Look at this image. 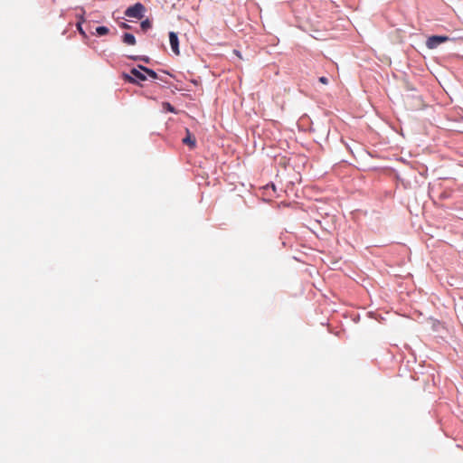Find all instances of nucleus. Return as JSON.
<instances>
[{
    "label": "nucleus",
    "instance_id": "8",
    "mask_svg": "<svg viewBox=\"0 0 463 463\" xmlns=\"http://www.w3.org/2000/svg\"><path fill=\"white\" fill-rule=\"evenodd\" d=\"M140 27L143 31H146L151 28V23L148 19H146L141 22Z\"/></svg>",
    "mask_w": 463,
    "mask_h": 463
},
{
    "label": "nucleus",
    "instance_id": "2",
    "mask_svg": "<svg viewBox=\"0 0 463 463\" xmlns=\"http://www.w3.org/2000/svg\"><path fill=\"white\" fill-rule=\"evenodd\" d=\"M449 36H445V35H431L430 36L427 41H426V46L429 48V49H435L437 48L439 44L443 43H446L448 41H449Z\"/></svg>",
    "mask_w": 463,
    "mask_h": 463
},
{
    "label": "nucleus",
    "instance_id": "12",
    "mask_svg": "<svg viewBox=\"0 0 463 463\" xmlns=\"http://www.w3.org/2000/svg\"><path fill=\"white\" fill-rule=\"evenodd\" d=\"M131 59H133L135 61L142 60L143 61L148 62V58L147 57L140 58V57H137V56H134V57H131Z\"/></svg>",
    "mask_w": 463,
    "mask_h": 463
},
{
    "label": "nucleus",
    "instance_id": "4",
    "mask_svg": "<svg viewBox=\"0 0 463 463\" xmlns=\"http://www.w3.org/2000/svg\"><path fill=\"white\" fill-rule=\"evenodd\" d=\"M169 42H170V45H171V49H172L173 52L175 55H179L180 54L179 41H178L177 34L175 33H174V32L169 33Z\"/></svg>",
    "mask_w": 463,
    "mask_h": 463
},
{
    "label": "nucleus",
    "instance_id": "1",
    "mask_svg": "<svg viewBox=\"0 0 463 463\" xmlns=\"http://www.w3.org/2000/svg\"><path fill=\"white\" fill-rule=\"evenodd\" d=\"M146 12L145 6L141 3H137L129 6L125 11V15L130 18L141 19Z\"/></svg>",
    "mask_w": 463,
    "mask_h": 463
},
{
    "label": "nucleus",
    "instance_id": "5",
    "mask_svg": "<svg viewBox=\"0 0 463 463\" xmlns=\"http://www.w3.org/2000/svg\"><path fill=\"white\" fill-rule=\"evenodd\" d=\"M186 137L183 138V143L184 145H187L190 148H194L196 146V139L194 137L192 136L190 131L186 129Z\"/></svg>",
    "mask_w": 463,
    "mask_h": 463
},
{
    "label": "nucleus",
    "instance_id": "15",
    "mask_svg": "<svg viewBox=\"0 0 463 463\" xmlns=\"http://www.w3.org/2000/svg\"><path fill=\"white\" fill-rule=\"evenodd\" d=\"M124 28H129V26L127 24H123Z\"/></svg>",
    "mask_w": 463,
    "mask_h": 463
},
{
    "label": "nucleus",
    "instance_id": "14",
    "mask_svg": "<svg viewBox=\"0 0 463 463\" xmlns=\"http://www.w3.org/2000/svg\"><path fill=\"white\" fill-rule=\"evenodd\" d=\"M234 53H236V55H238L239 57H241V54L238 51L234 50Z\"/></svg>",
    "mask_w": 463,
    "mask_h": 463
},
{
    "label": "nucleus",
    "instance_id": "6",
    "mask_svg": "<svg viewBox=\"0 0 463 463\" xmlns=\"http://www.w3.org/2000/svg\"><path fill=\"white\" fill-rule=\"evenodd\" d=\"M123 43L128 45H135L136 38L133 34L126 33L123 35Z\"/></svg>",
    "mask_w": 463,
    "mask_h": 463
},
{
    "label": "nucleus",
    "instance_id": "10",
    "mask_svg": "<svg viewBox=\"0 0 463 463\" xmlns=\"http://www.w3.org/2000/svg\"><path fill=\"white\" fill-rule=\"evenodd\" d=\"M163 107H164V109L168 112H172V113L175 112V109L168 102L163 103Z\"/></svg>",
    "mask_w": 463,
    "mask_h": 463
},
{
    "label": "nucleus",
    "instance_id": "7",
    "mask_svg": "<svg viewBox=\"0 0 463 463\" xmlns=\"http://www.w3.org/2000/svg\"><path fill=\"white\" fill-rule=\"evenodd\" d=\"M138 69L143 71L145 73H146L152 79H155V80L157 79V73L156 71H154L153 70L148 69V68H146L145 66H142V65H138Z\"/></svg>",
    "mask_w": 463,
    "mask_h": 463
},
{
    "label": "nucleus",
    "instance_id": "11",
    "mask_svg": "<svg viewBox=\"0 0 463 463\" xmlns=\"http://www.w3.org/2000/svg\"><path fill=\"white\" fill-rule=\"evenodd\" d=\"M318 80H319L322 84H325V85L328 84V82H329V81H328V79H327L326 77H324V76L320 77Z\"/></svg>",
    "mask_w": 463,
    "mask_h": 463
},
{
    "label": "nucleus",
    "instance_id": "3",
    "mask_svg": "<svg viewBox=\"0 0 463 463\" xmlns=\"http://www.w3.org/2000/svg\"><path fill=\"white\" fill-rule=\"evenodd\" d=\"M131 75L123 74V78L126 81L130 83H137V80L144 81L146 80V77L144 73L140 71V69H132L130 71Z\"/></svg>",
    "mask_w": 463,
    "mask_h": 463
},
{
    "label": "nucleus",
    "instance_id": "9",
    "mask_svg": "<svg viewBox=\"0 0 463 463\" xmlns=\"http://www.w3.org/2000/svg\"><path fill=\"white\" fill-rule=\"evenodd\" d=\"M96 32L99 35H105L109 33V29L106 26H99L97 27Z\"/></svg>",
    "mask_w": 463,
    "mask_h": 463
},
{
    "label": "nucleus",
    "instance_id": "13",
    "mask_svg": "<svg viewBox=\"0 0 463 463\" xmlns=\"http://www.w3.org/2000/svg\"><path fill=\"white\" fill-rule=\"evenodd\" d=\"M77 28H78L79 32H80L81 34H83V35L85 34L84 31H83V30H82V28H81V24H80V22H79V23L77 24Z\"/></svg>",
    "mask_w": 463,
    "mask_h": 463
}]
</instances>
